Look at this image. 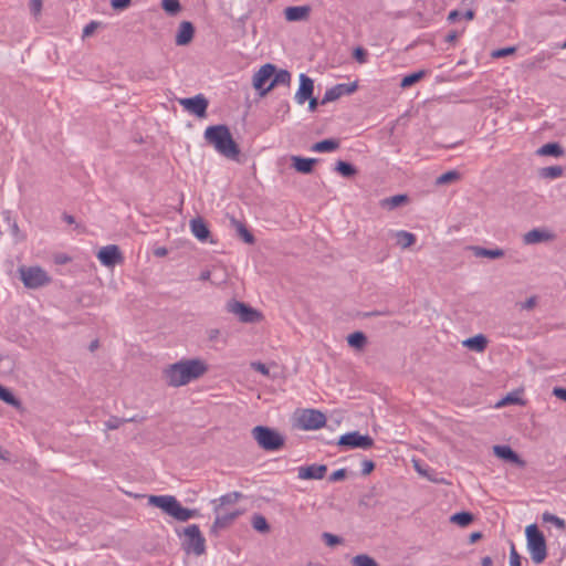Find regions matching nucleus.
<instances>
[{"instance_id": "obj_30", "label": "nucleus", "mask_w": 566, "mask_h": 566, "mask_svg": "<svg viewBox=\"0 0 566 566\" xmlns=\"http://www.w3.org/2000/svg\"><path fill=\"white\" fill-rule=\"evenodd\" d=\"M339 147V142L337 139H324L318 143H315L312 146V151L315 153H331L336 150Z\"/></svg>"}, {"instance_id": "obj_14", "label": "nucleus", "mask_w": 566, "mask_h": 566, "mask_svg": "<svg viewBox=\"0 0 566 566\" xmlns=\"http://www.w3.org/2000/svg\"><path fill=\"white\" fill-rule=\"evenodd\" d=\"M358 85L356 82L353 83H344L337 84L329 90H327L321 101V104H327L329 102L336 101L343 95H349L357 90Z\"/></svg>"}, {"instance_id": "obj_12", "label": "nucleus", "mask_w": 566, "mask_h": 566, "mask_svg": "<svg viewBox=\"0 0 566 566\" xmlns=\"http://www.w3.org/2000/svg\"><path fill=\"white\" fill-rule=\"evenodd\" d=\"M97 259L107 268H113L124 261L119 248L115 244L103 247L97 253Z\"/></svg>"}, {"instance_id": "obj_49", "label": "nucleus", "mask_w": 566, "mask_h": 566, "mask_svg": "<svg viewBox=\"0 0 566 566\" xmlns=\"http://www.w3.org/2000/svg\"><path fill=\"white\" fill-rule=\"evenodd\" d=\"M30 10L34 17H38L42 10V0H30Z\"/></svg>"}, {"instance_id": "obj_26", "label": "nucleus", "mask_w": 566, "mask_h": 566, "mask_svg": "<svg viewBox=\"0 0 566 566\" xmlns=\"http://www.w3.org/2000/svg\"><path fill=\"white\" fill-rule=\"evenodd\" d=\"M293 167L301 174H311L314 165L317 161L315 158H303L300 156H292Z\"/></svg>"}, {"instance_id": "obj_64", "label": "nucleus", "mask_w": 566, "mask_h": 566, "mask_svg": "<svg viewBox=\"0 0 566 566\" xmlns=\"http://www.w3.org/2000/svg\"><path fill=\"white\" fill-rule=\"evenodd\" d=\"M492 558L490 556H485L481 559V566H492Z\"/></svg>"}, {"instance_id": "obj_19", "label": "nucleus", "mask_w": 566, "mask_h": 566, "mask_svg": "<svg viewBox=\"0 0 566 566\" xmlns=\"http://www.w3.org/2000/svg\"><path fill=\"white\" fill-rule=\"evenodd\" d=\"M555 235L549 231L542 229H532L523 235V242L525 244H536L541 242H547L554 240Z\"/></svg>"}, {"instance_id": "obj_62", "label": "nucleus", "mask_w": 566, "mask_h": 566, "mask_svg": "<svg viewBox=\"0 0 566 566\" xmlns=\"http://www.w3.org/2000/svg\"><path fill=\"white\" fill-rule=\"evenodd\" d=\"M167 253H168V251H167V249H166V248H157V249L154 251V254H155L156 256H159V258H161V256H166V255H167Z\"/></svg>"}, {"instance_id": "obj_29", "label": "nucleus", "mask_w": 566, "mask_h": 566, "mask_svg": "<svg viewBox=\"0 0 566 566\" xmlns=\"http://www.w3.org/2000/svg\"><path fill=\"white\" fill-rule=\"evenodd\" d=\"M409 198L407 195H396L392 197L385 198L380 201V207L387 210H394L401 205L408 202Z\"/></svg>"}, {"instance_id": "obj_5", "label": "nucleus", "mask_w": 566, "mask_h": 566, "mask_svg": "<svg viewBox=\"0 0 566 566\" xmlns=\"http://www.w3.org/2000/svg\"><path fill=\"white\" fill-rule=\"evenodd\" d=\"M252 437L266 451H276L284 444V438L276 430L264 426L254 427Z\"/></svg>"}, {"instance_id": "obj_6", "label": "nucleus", "mask_w": 566, "mask_h": 566, "mask_svg": "<svg viewBox=\"0 0 566 566\" xmlns=\"http://www.w3.org/2000/svg\"><path fill=\"white\" fill-rule=\"evenodd\" d=\"M182 548L186 553L201 556L206 552V538L197 524L184 528Z\"/></svg>"}, {"instance_id": "obj_32", "label": "nucleus", "mask_w": 566, "mask_h": 566, "mask_svg": "<svg viewBox=\"0 0 566 566\" xmlns=\"http://www.w3.org/2000/svg\"><path fill=\"white\" fill-rule=\"evenodd\" d=\"M397 244L402 249L410 248L416 242V235L411 232L400 230L395 233Z\"/></svg>"}, {"instance_id": "obj_21", "label": "nucleus", "mask_w": 566, "mask_h": 566, "mask_svg": "<svg viewBox=\"0 0 566 566\" xmlns=\"http://www.w3.org/2000/svg\"><path fill=\"white\" fill-rule=\"evenodd\" d=\"M311 8L308 6L287 7L284 17L290 22L305 21L308 19Z\"/></svg>"}, {"instance_id": "obj_50", "label": "nucleus", "mask_w": 566, "mask_h": 566, "mask_svg": "<svg viewBox=\"0 0 566 566\" xmlns=\"http://www.w3.org/2000/svg\"><path fill=\"white\" fill-rule=\"evenodd\" d=\"M132 0H111L114 10H124L130 4Z\"/></svg>"}, {"instance_id": "obj_20", "label": "nucleus", "mask_w": 566, "mask_h": 566, "mask_svg": "<svg viewBox=\"0 0 566 566\" xmlns=\"http://www.w3.org/2000/svg\"><path fill=\"white\" fill-rule=\"evenodd\" d=\"M493 453L505 461L515 463L517 465H524V461L510 446H494Z\"/></svg>"}, {"instance_id": "obj_51", "label": "nucleus", "mask_w": 566, "mask_h": 566, "mask_svg": "<svg viewBox=\"0 0 566 566\" xmlns=\"http://www.w3.org/2000/svg\"><path fill=\"white\" fill-rule=\"evenodd\" d=\"M375 469V463L370 460H364L361 462V474L363 475H368L373 472V470Z\"/></svg>"}, {"instance_id": "obj_10", "label": "nucleus", "mask_w": 566, "mask_h": 566, "mask_svg": "<svg viewBox=\"0 0 566 566\" xmlns=\"http://www.w3.org/2000/svg\"><path fill=\"white\" fill-rule=\"evenodd\" d=\"M337 444L346 449H370L374 446V439L368 434H360L358 431H352L343 434Z\"/></svg>"}, {"instance_id": "obj_4", "label": "nucleus", "mask_w": 566, "mask_h": 566, "mask_svg": "<svg viewBox=\"0 0 566 566\" xmlns=\"http://www.w3.org/2000/svg\"><path fill=\"white\" fill-rule=\"evenodd\" d=\"M526 545L532 560L542 564L547 557V546L543 533L536 524H531L525 530Z\"/></svg>"}, {"instance_id": "obj_11", "label": "nucleus", "mask_w": 566, "mask_h": 566, "mask_svg": "<svg viewBox=\"0 0 566 566\" xmlns=\"http://www.w3.org/2000/svg\"><path fill=\"white\" fill-rule=\"evenodd\" d=\"M216 514L213 524L211 525V533L217 534L220 530L229 527L242 513L241 510L224 511L220 506H213Z\"/></svg>"}, {"instance_id": "obj_63", "label": "nucleus", "mask_w": 566, "mask_h": 566, "mask_svg": "<svg viewBox=\"0 0 566 566\" xmlns=\"http://www.w3.org/2000/svg\"><path fill=\"white\" fill-rule=\"evenodd\" d=\"M463 17H464V19H467V20H469V21H470V20H473V19H474V17H475V12H474L472 9H469V10H467V11L464 12Z\"/></svg>"}, {"instance_id": "obj_36", "label": "nucleus", "mask_w": 566, "mask_h": 566, "mask_svg": "<svg viewBox=\"0 0 566 566\" xmlns=\"http://www.w3.org/2000/svg\"><path fill=\"white\" fill-rule=\"evenodd\" d=\"M473 521V515L469 512H459L450 517V522L459 526L465 527Z\"/></svg>"}, {"instance_id": "obj_39", "label": "nucleus", "mask_w": 566, "mask_h": 566, "mask_svg": "<svg viewBox=\"0 0 566 566\" xmlns=\"http://www.w3.org/2000/svg\"><path fill=\"white\" fill-rule=\"evenodd\" d=\"M161 7L169 15H177L181 11L179 0H161Z\"/></svg>"}, {"instance_id": "obj_38", "label": "nucleus", "mask_w": 566, "mask_h": 566, "mask_svg": "<svg viewBox=\"0 0 566 566\" xmlns=\"http://www.w3.org/2000/svg\"><path fill=\"white\" fill-rule=\"evenodd\" d=\"M426 75V71L421 70L411 74L406 75L401 82L400 86L402 88H407L419 82Z\"/></svg>"}, {"instance_id": "obj_43", "label": "nucleus", "mask_w": 566, "mask_h": 566, "mask_svg": "<svg viewBox=\"0 0 566 566\" xmlns=\"http://www.w3.org/2000/svg\"><path fill=\"white\" fill-rule=\"evenodd\" d=\"M542 518L546 523L554 524L559 530H564L566 527V523L563 518H560L549 512H544L542 515Z\"/></svg>"}, {"instance_id": "obj_55", "label": "nucleus", "mask_w": 566, "mask_h": 566, "mask_svg": "<svg viewBox=\"0 0 566 566\" xmlns=\"http://www.w3.org/2000/svg\"><path fill=\"white\" fill-rule=\"evenodd\" d=\"M220 336V329L210 328L207 331V337L209 342H217Z\"/></svg>"}, {"instance_id": "obj_44", "label": "nucleus", "mask_w": 566, "mask_h": 566, "mask_svg": "<svg viewBox=\"0 0 566 566\" xmlns=\"http://www.w3.org/2000/svg\"><path fill=\"white\" fill-rule=\"evenodd\" d=\"M127 421H134V418L120 419L117 417H112L111 419H108L105 422V427L107 430H115V429H118L120 427V424H123L124 422H127Z\"/></svg>"}, {"instance_id": "obj_58", "label": "nucleus", "mask_w": 566, "mask_h": 566, "mask_svg": "<svg viewBox=\"0 0 566 566\" xmlns=\"http://www.w3.org/2000/svg\"><path fill=\"white\" fill-rule=\"evenodd\" d=\"M307 101H308V109H310L311 112L316 111L317 105H318V101H317V98H315V97H313V96H312V97H311V98H308Z\"/></svg>"}, {"instance_id": "obj_27", "label": "nucleus", "mask_w": 566, "mask_h": 566, "mask_svg": "<svg viewBox=\"0 0 566 566\" xmlns=\"http://www.w3.org/2000/svg\"><path fill=\"white\" fill-rule=\"evenodd\" d=\"M242 497L243 494L241 492L234 491L221 495L219 499L212 500V504L214 506H220V510H224L226 506L235 504Z\"/></svg>"}, {"instance_id": "obj_18", "label": "nucleus", "mask_w": 566, "mask_h": 566, "mask_svg": "<svg viewBox=\"0 0 566 566\" xmlns=\"http://www.w3.org/2000/svg\"><path fill=\"white\" fill-rule=\"evenodd\" d=\"M195 35V27L189 21H182L179 24L178 32L176 34L175 42L177 45L182 46L189 44Z\"/></svg>"}, {"instance_id": "obj_34", "label": "nucleus", "mask_w": 566, "mask_h": 566, "mask_svg": "<svg viewBox=\"0 0 566 566\" xmlns=\"http://www.w3.org/2000/svg\"><path fill=\"white\" fill-rule=\"evenodd\" d=\"M0 399L6 403L19 409L21 407L20 400L9 390L0 384Z\"/></svg>"}, {"instance_id": "obj_25", "label": "nucleus", "mask_w": 566, "mask_h": 566, "mask_svg": "<svg viewBox=\"0 0 566 566\" xmlns=\"http://www.w3.org/2000/svg\"><path fill=\"white\" fill-rule=\"evenodd\" d=\"M462 345L473 352L482 353L488 346V338L483 334H478L473 337L464 339Z\"/></svg>"}, {"instance_id": "obj_46", "label": "nucleus", "mask_w": 566, "mask_h": 566, "mask_svg": "<svg viewBox=\"0 0 566 566\" xmlns=\"http://www.w3.org/2000/svg\"><path fill=\"white\" fill-rule=\"evenodd\" d=\"M510 566H521V556L517 553L514 544H511L510 549Z\"/></svg>"}, {"instance_id": "obj_2", "label": "nucleus", "mask_w": 566, "mask_h": 566, "mask_svg": "<svg viewBox=\"0 0 566 566\" xmlns=\"http://www.w3.org/2000/svg\"><path fill=\"white\" fill-rule=\"evenodd\" d=\"M206 143L228 160L241 163V149L227 125L208 126L203 133Z\"/></svg>"}, {"instance_id": "obj_8", "label": "nucleus", "mask_w": 566, "mask_h": 566, "mask_svg": "<svg viewBox=\"0 0 566 566\" xmlns=\"http://www.w3.org/2000/svg\"><path fill=\"white\" fill-rule=\"evenodd\" d=\"M296 423L303 430H317L325 426L326 416L316 409H304L297 415Z\"/></svg>"}, {"instance_id": "obj_57", "label": "nucleus", "mask_w": 566, "mask_h": 566, "mask_svg": "<svg viewBox=\"0 0 566 566\" xmlns=\"http://www.w3.org/2000/svg\"><path fill=\"white\" fill-rule=\"evenodd\" d=\"M252 367L254 370H256L263 375H269V368L262 363H253Z\"/></svg>"}, {"instance_id": "obj_41", "label": "nucleus", "mask_w": 566, "mask_h": 566, "mask_svg": "<svg viewBox=\"0 0 566 566\" xmlns=\"http://www.w3.org/2000/svg\"><path fill=\"white\" fill-rule=\"evenodd\" d=\"M459 179H460V174L455 170H450V171H447V172L442 174L441 176H439L436 180V185H438V186L447 185V184L457 181Z\"/></svg>"}, {"instance_id": "obj_28", "label": "nucleus", "mask_w": 566, "mask_h": 566, "mask_svg": "<svg viewBox=\"0 0 566 566\" xmlns=\"http://www.w3.org/2000/svg\"><path fill=\"white\" fill-rule=\"evenodd\" d=\"M536 154L539 156L562 157L565 150L558 143H547L539 147Z\"/></svg>"}, {"instance_id": "obj_9", "label": "nucleus", "mask_w": 566, "mask_h": 566, "mask_svg": "<svg viewBox=\"0 0 566 566\" xmlns=\"http://www.w3.org/2000/svg\"><path fill=\"white\" fill-rule=\"evenodd\" d=\"M23 284L29 289H38L50 282L46 272L39 266L19 269Z\"/></svg>"}, {"instance_id": "obj_59", "label": "nucleus", "mask_w": 566, "mask_h": 566, "mask_svg": "<svg viewBox=\"0 0 566 566\" xmlns=\"http://www.w3.org/2000/svg\"><path fill=\"white\" fill-rule=\"evenodd\" d=\"M10 452L0 448V461L10 462Z\"/></svg>"}, {"instance_id": "obj_42", "label": "nucleus", "mask_w": 566, "mask_h": 566, "mask_svg": "<svg viewBox=\"0 0 566 566\" xmlns=\"http://www.w3.org/2000/svg\"><path fill=\"white\" fill-rule=\"evenodd\" d=\"M353 566H378L377 562L365 554L357 555L352 559Z\"/></svg>"}, {"instance_id": "obj_40", "label": "nucleus", "mask_w": 566, "mask_h": 566, "mask_svg": "<svg viewBox=\"0 0 566 566\" xmlns=\"http://www.w3.org/2000/svg\"><path fill=\"white\" fill-rule=\"evenodd\" d=\"M563 167L560 166H551L541 169V177L548 179H556L563 175Z\"/></svg>"}, {"instance_id": "obj_31", "label": "nucleus", "mask_w": 566, "mask_h": 566, "mask_svg": "<svg viewBox=\"0 0 566 566\" xmlns=\"http://www.w3.org/2000/svg\"><path fill=\"white\" fill-rule=\"evenodd\" d=\"M347 343L356 350H363L367 344V337L363 332H354L347 336Z\"/></svg>"}, {"instance_id": "obj_52", "label": "nucleus", "mask_w": 566, "mask_h": 566, "mask_svg": "<svg viewBox=\"0 0 566 566\" xmlns=\"http://www.w3.org/2000/svg\"><path fill=\"white\" fill-rule=\"evenodd\" d=\"M537 304V297L531 296L525 302L521 303L520 306L522 310L531 311L533 310Z\"/></svg>"}, {"instance_id": "obj_17", "label": "nucleus", "mask_w": 566, "mask_h": 566, "mask_svg": "<svg viewBox=\"0 0 566 566\" xmlns=\"http://www.w3.org/2000/svg\"><path fill=\"white\" fill-rule=\"evenodd\" d=\"M327 467L325 464H312L298 469V478L302 480H321L325 476Z\"/></svg>"}, {"instance_id": "obj_45", "label": "nucleus", "mask_w": 566, "mask_h": 566, "mask_svg": "<svg viewBox=\"0 0 566 566\" xmlns=\"http://www.w3.org/2000/svg\"><path fill=\"white\" fill-rule=\"evenodd\" d=\"M322 538L327 546H335L342 543V538L339 536L327 532L322 534Z\"/></svg>"}, {"instance_id": "obj_48", "label": "nucleus", "mask_w": 566, "mask_h": 566, "mask_svg": "<svg viewBox=\"0 0 566 566\" xmlns=\"http://www.w3.org/2000/svg\"><path fill=\"white\" fill-rule=\"evenodd\" d=\"M346 474H347L346 469H339V470L334 471L329 475L328 479L331 482H337V481L344 480L346 478Z\"/></svg>"}, {"instance_id": "obj_37", "label": "nucleus", "mask_w": 566, "mask_h": 566, "mask_svg": "<svg viewBox=\"0 0 566 566\" xmlns=\"http://www.w3.org/2000/svg\"><path fill=\"white\" fill-rule=\"evenodd\" d=\"M252 527L260 533H268L270 525L266 518L261 514H254L251 521Z\"/></svg>"}, {"instance_id": "obj_35", "label": "nucleus", "mask_w": 566, "mask_h": 566, "mask_svg": "<svg viewBox=\"0 0 566 566\" xmlns=\"http://www.w3.org/2000/svg\"><path fill=\"white\" fill-rule=\"evenodd\" d=\"M335 171L340 174L343 177H353L357 174L355 166L347 161L338 160L335 165Z\"/></svg>"}, {"instance_id": "obj_13", "label": "nucleus", "mask_w": 566, "mask_h": 566, "mask_svg": "<svg viewBox=\"0 0 566 566\" xmlns=\"http://www.w3.org/2000/svg\"><path fill=\"white\" fill-rule=\"evenodd\" d=\"M180 104L185 109L198 117H205L207 114L208 99L201 94L195 97L182 98L180 99Z\"/></svg>"}, {"instance_id": "obj_56", "label": "nucleus", "mask_w": 566, "mask_h": 566, "mask_svg": "<svg viewBox=\"0 0 566 566\" xmlns=\"http://www.w3.org/2000/svg\"><path fill=\"white\" fill-rule=\"evenodd\" d=\"M553 395L558 399L566 401V388L555 387L553 389Z\"/></svg>"}, {"instance_id": "obj_3", "label": "nucleus", "mask_w": 566, "mask_h": 566, "mask_svg": "<svg viewBox=\"0 0 566 566\" xmlns=\"http://www.w3.org/2000/svg\"><path fill=\"white\" fill-rule=\"evenodd\" d=\"M148 504L163 510L179 522H187L198 515L197 510L184 507L174 495H149Z\"/></svg>"}, {"instance_id": "obj_61", "label": "nucleus", "mask_w": 566, "mask_h": 566, "mask_svg": "<svg viewBox=\"0 0 566 566\" xmlns=\"http://www.w3.org/2000/svg\"><path fill=\"white\" fill-rule=\"evenodd\" d=\"M481 537H482V533H480V532H474V533H472V534L470 535V537H469V543H470V544H473V543H475L476 541H479Z\"/></svg>"}, {"instance_id": "obj_33", "label": "nucleus", "mask_w": 566, "mask_h": 566, "mask_svg": "<svg viewBox=\"0 0 566 566\" xmlns=\"http://www.w3.org/2000/svg\"><path fill=\"white\" fill-rule=\"evenodd\" d=\"M231 222L234 226V228H235L238 234L240 235V238L245 243L252 244L254 242L253 234L247 229V227L242 222L235 220L234 218L231 219Z\"/></svg>"}, {"instance_id": "obj_60", "label": "nucleus", "mask_w": 566, "mask_h": 566, "mask_svg": "<svg viewBox=\"0 0 566 566\" xmlns=\"http://www.w3.org/2000/svg\"><path fill=\"white\" fill-rule=\"evenodd\" d=\"M460 17V13L459 11L457 10H453L451 11L449 14H448V21L453 23L454 21H457V19Z\"/></svg>"}, {"instance_id": "obj_47", "label": "nucleus", "mask_w": 566, "mask_h": 566, "mask_svg": "<svg viewBox=\"0 0 566 566\" xmlns=\"http://www.w3.org/2000/svg\"><path fill=\"white\" fill-rule=\"evenodd\" d=\"M515 51H516V49L514 46L503 48V49L493 51L492 56L493 57H504L510 54H513Z\"/></svg>"}, {"instance_id": "obj_1", "label": "nucleus", "mask_w": 566, "mask_h": 566, "mask_svg": "<svg viewBox=\"0 0 566 566\" xmlns=\"http://www.w3.org/2000/svg\"><path fill=\"white\" fill-rule=\"evenodd\" d=\"M207 363L201 358L181 359L164 370V378L170 387H181L203 376Z\"/></svg>"}, {"instance_id": "obj_7", "label": "nucleus", "mask_w": 566, "mask_h": 566, "mask_svg": "<svg viewBox=\"0 0 566 566\" xmlns=\"http://www.w3.org/2000/svg\"><path fill=\"white\" fill-rule=\"evenodd\" d=\"M226 308L229 313L238 316L242 323H256L262 318L259 311L237 300L229 301Z\"/></svg>"}, {"instance_id": "obj_22", "label": "nucleus", "mask_w": 566, "mask_h": 566, "mask_svg": "<svg viewBox=\"0 0 566 566\" xmlns=\"http://www.w3.org/2000/svg\"><path fill=\"white\" fill-rule=\"evenodd\" d=\"M291 83V73L286 70H275V73L272 77V81L268 84L265 90L261 92V96H264L276 85H286L289 86Z\"/></svg>"}, {"instance_id": "obj_24", "label": "nucleus", "mask_w": 566, "mask_h": 566, "mask_svg": "<svg viewBox=\"0 0 566 566\" xmlns=\"http://www.w3.org/2000/svg\"><path fill=\"white\" fill-rule=\"evenodd\" d=\"M469 249L476 258H489L495 260L503 258L505 254L504 250L500 248L486 249L479 245H471Z\"/></svg>"}, {"instance_id": "obj_54", "label": "nucleus", "mask_w": 566, "mask_h": 566, "mask_svg": "<svg viewBox=\"0 0 566 566\" xmlns=\"http://www.w3.org/2000/svg\"><path fill=\"white\" fill-rule=\"evenodd\" d=\"M97 22H90L87 25H85V28L83 29V36H90L94 33V31L96 30L97 28Z\"/></svg>"}, {"instance_id": "obj_23", "label": "nucleus", "mask_w": 566, "mask_h": 566, "mask_svg": "<svg viewBox=\"0 0 566 566\" xmlns=\"http://www.w3.org/2000/svg\"><path fill=\"white\" fill-rule=\"evenodd\" d=\"M192 234L201 242H206L210 237V230L201 218L190 220Z\"/></svg>"}, {"instance_id": "obj_15", "label": "nucleus", "mask_w": 566, "mask_h": 566, "mask_svg": "<svg viewBox=\"0 0 566 566\" xmlns=\"http://www.w3.org/2000/svg\"><path fill=\"white\" fill-rule=\"evenodd\" d=\"M275 73V66L271 63H266L260 67V70L253 75V87L260 93L265 90L266 84L272 81Z\"/></svg>"}, {"instance_id": "obj_16", "label": "nucleus", "mask_w": 566, "mask_h": 566, "mask_svg": "<svg viewBox=\"0 0 566 566\" xmlns=\"http://www.w3.org/2000/svg\"><path fill=\"white\" fill-rule=\"evenodd\" d=\"M314 82L311 77L302 73L300 75V87L295 93V101L297 104L303 105L308 98L313 96Z\"/></svg>"}, {"instance_id": "obj_53", "label": "nucleus", "mask_w": 566, "mask_h": 566, "mask_svg": "<svg viewBox=\"0 0 566 566\" xmlns=\"http://www.w3.org/2000/svg\"><path fill=\"white\" fill-rule=\"evenodd\" d=\"M354 57L359 63H365L367 57V52L363 48H356L354 51Z\"/></svg>"}]
</instances>
